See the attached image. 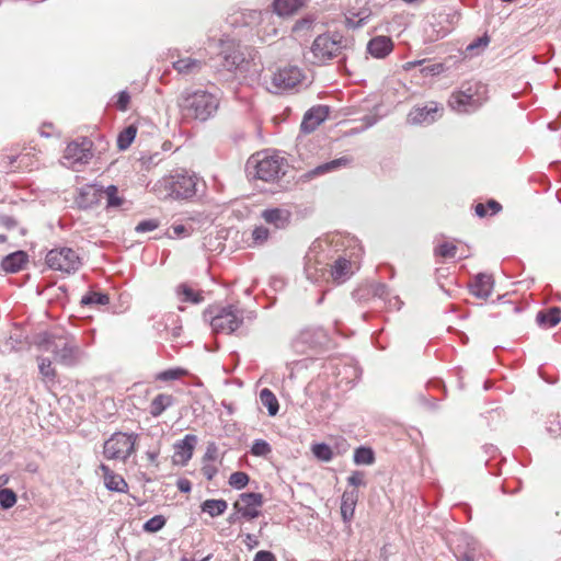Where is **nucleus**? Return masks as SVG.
Returning <instances> with one entry per match:
<instances>
[{
  "label": "nucleus",
  "instance_id": "nucleus-2",
  "mask_svg": "<svg viewBox=\"0 0 561 561\" xmlns=\"http://www.w3.org/2000/svg\"><path fill=\"white\" fill-rule=\"evenodd\" d=\"M152 190L161 199H185L195 195L196 180L194 176L187 174L169 175L159 180Z\"/></svg>",
  "mask_w": 561,
  "mask_h": 561
},
{
  "label": "nucleus",
  "instance_id": "nucleus-7",
  "mask_svg": "<svg viewBox=\"0 0 561 561\" xmlns=\"http://www.w3.org/2000/svg\"><path fill=\"white\" fill-rule=\"evenodd\" d=\"M304 79L302 72L298 67L288 66L274 71L268 81V90L274 93H280L297 87Z\"/></svg>",
  "mask_w": 561,
  "mask_h": 561
},
{
  "label": "nucleus",
  "instance_id": "nucleus-36",
  "mask_svg": "<svg viewBox=\"0 0 561 561\" xmlns=\"http://www.w3.org/2000/svg\"><path fill=\"white\" fill-rule=\"evenodd\" d=\"M375 461V455L369 447H358L354 453V462L356 465H371Z\"/></svg>",
  "mask_w": 561,
  "mask_h": 561
},
{
  "label": "nucleus",
  "instance_id": "nucleus-18",
  "mask_svg": "<svg viewBox=\"0 0 561 561\" xmlns=\"http://www.w3.org/2000/svg\"><path fill=\"white\" fill-rule=\"evenodd\" d=\"M494 280L491 275L479 274L470 284V291L479 299H488L493 290Z\"/></svg>",
  "mask_w": 561,
  "mask_h": 561
},
{
  "label": "nucleus",
  "instance_id": "nucleus-63",
  "mask_svg": "<svg viewBox=\"0 0 561 561\" xmlns=\"http://www.w3.org/2000/svg\"><path fill=\"white\" fill-rule=\"evenodd\" d=\"M9 480H10L9 476L1 474L0 476V488L7 485L9 483Z\"/></svg>",
  "mask_w": 561,
  "mask_h": 561
},
{
  "label": "nucleus",
  "instance_id": "nucleus-42",
  "mask_svg": "<svg viewBox=\"0 0 561 561\" xmlns=\"http://www.w3.org/2000/svg\"><path fill=\"white\" fill-rule=\"evenodd\" d=\"M19 153L14 152V150H10V152L3 154L1 164L2 168L9 172L18 171L16 167L19 163Z\"/></svg>",
  "mask_w": 561,
  "mask_h": 561
},
{
  "label": "nucleus",
  "instance_id": "nucleus-26",
  "mask_svg": "<svg viewBox=\"0 0 561 561\" xmlns=\"http://www.w3.org/2000/svg\"><path fill=\"white\" fill-rule=\"evenodd\" d=\"M26 262V254L23 251H18L7 255L2 261V267L7 272L20 271Z\"/></svg>",
  "mask_w": 561,
  "mask_h": 561
},
{
  "label": "nucleus",
  "instance_id": "nucleus-35",
  "mask_svg": "<svg viewBox=\"0 0 561 561\" xmlns=\"http://www.w3.org/2000/svg\"><path fill=\"white\" fill-rule=\"evenodd\" d=\"M110 302V298L106 294L96 291H89L81 298L82 306L100 305L105 306Z\"/></svg>",
  "mask_w": 561,
  "mask_h": 561
},
{
  "label": "nucleus",
  "instance_id": "nucleus-30",
  "mask_svg": "<svg viewBox=\"0 0 561 561\" xmlns=\"http://www.w3.org/2000/svg\"><path fill=\"white\" fill-rule=\"evenodd\" d=\"M228 504L225 500H206L203 505V512L209 514L211 517L219 516L226 512Z\"/></svg>",
  "mask_w": 561,
  "mask_h": 561
},
{
  "label": "nucleus",
  "instance_id": "nucleus-58",
  "mask_svg": "<svg viewBox=\"0 0 561 561\" xmlns=\"http://www.w3.org/2000/svg\"><path fill=\"white\" fill-rule=\"evenodd\" d=\"M147 459L153 463L154 466H158V456L159 450H149L146 453Z\"/></svg>",
  "mask_w": 561,
  "mask_h": 561
},
{
  "label": "nucleus",
  "instance_id": "nucleus-23",
  "mask_svg": "<svg viewBox=\"0 0 561 561\" xmlns=\"http://www.w3.org/2000/svg\"><path fill=\"white\" fill-rule=\"evenodd\" d=\"M537 322L545 329L552 328L561 321V309L552 307L547 310H542L537 314Z\"/></svg>",
  "mask_w": 561,
  "mask_h": 561
},
{
  "label": "nucleus",
  "instance_id": "nucleus-14",
  "mask_svg": "<svg viewBox=\"0 0 561 561\" xmlns=\"http://www.w3.org/2000/svg\"><path fill=\"white\" fill-rule=\"evenodd\" d=\"M340 48V43L325 34L319 35L312 44V53L320 60H325L335 56Z\"/></svg>",
  "mask_w": 561,
  "mask_h": 561
},
{
  "label": "nucleus",
  "instance_id": "nucleus-56",
  "mask_svg": "<svg viewBox=\"0 0 561 561\" xmlns=\"http://www.w3.org/2000/svg\"><path fill=\"white\" fill-rule=\"evenodd\" d=\"M311 23L312 22L307 19L299 20L296 22V24L294 26V31L298 32V31H302V30H308V28H310Z\"/></svg>",
  "mask_w": 561,
  "mask_h": 561
},
{
  "label": "nucleus",
  "instance_id": "nucleus-24",
  "mask_svg": "<svg viewBox=\"0 0 561 561\" xmlns=\"http://www.w3.org/2000/svg\"><path fill=\"white\" fill-rule=\"evenodd\" d=\"M174 403V398L169 393H159L150 402L149 412L152 416L161 415L168 408Z\"/></svg>",
  "mask_w": 561,
  "mask_h": 561
},
{
  "label": "nucleus",
  "instance_id": "nucleus-10",
  "mask_svg": "<svg viewBox=\"0 0 561 561\" xmlns=\"http://www.w3.org/2000/svg\"><path fill=\"white\" fill-rule=\"evenodd\" d=\"M92 141L88 138H81L69 142L64 151V159L71 164L87 163L93 156Z\"/></svg>",
  "mask_w": 561,
  "mask_h": 561
},
{
  "label": "nucleus",
  "instance_id": "nucleus-34",
  "mask_svg": "<svg viewBox=\"0 0 561 561\" xmlns=\"http://www.w3.org/2000/svg\"><path fill=\"white\" fill-rule=\"evenodd\" d=\"M437 112V107L434 105L424 106V107H415L409 113V118L413 123H423L427 121V117Z\"/></svg>",
  "mask_w": 561,
  "mask_h": 561
},
{
  "label": "nucleus",
  "instance_id": "nucleus-41",
  "mask_svg": "<svg viewBox=\"0 0 561 561\" xmlns=\"http://www.w3.org/2000/svg\"><path fill=\"white\" fill-rule=\"evenodd\" d=\"M18 501L16 494L11 489H1L0 490V505L8 510L15 505Z\"/></svg>",
  "mask_w": 561,
  "mask_h": 561
},
{
  "label": "nucleus",
  "instance_id": "nucleus-40",
  "mask_svg": "<svg viewBox=\"0 0 561 561\" xmlns=\"http://www.w3.org/2000/svg\"><path fill=\"white\" fill-rule=\"evenodd\" d=\"M272 447L264 439H255L251 447V454L256 457H265L271 454Z\"/></svg>",
  "mask_w": 561,
  "mask_h": 561
},
{
  "label": "nucleus",
  "instance_id": "nucleus-22",
  "mask_svg": "<svg viewBox=\"0 0 561 561\" xmlns=\"http://www.w3.org/2000/svg\"><path fill=\"white\" fill-rule=\"evenodd\" d=\"M304 4V0H274L273 2L275 13L280 16L295 14Z\"/></svg>",
  "mask_w": 561,
  "mask_h": 561
},
{
  "label": "nucleus",
  "instance_id": "nucleus-21",
  "mask_svg": "<svg viewBox=\"0 0 561 561\" xmlns=\"http://www.w3.org/2000/svg\"><path fill=\"white\" fill-rule=\"evenodd\" d=\"M38 364V371L41 375V379L43 382H56L57 379V370L53 366V362L50 358L45 357L44 355H38L36 357Z\"/></svg>",
  "mask_w": 561,
  "mask_h": 561
},
{
  "label": "nucleus",
  "instance_id": "nucleus-53",
  "mask_svg": "<svg viewBox=\"0 0 561 561\" xmlns=\"http://www.w3.org/2000/svg\"><path fill=\"white\" fill-rule=\"evenodd\" d=\"M253 561H277V560L271 551L261 550V551L256 552Z\"/></svg>",
  "mask_w": 561,
  "mask_h": 561
},
{
  "label": "nucleus",
  "instance_id": "nucleus-60",
  "mask_svg": "<svg viewBox=\"0 0 561 561\" xmlns=\"http://www.w3.org/2000/svg\"><path fill=\"white\" fill-rule=\"evenodd\" d=\"M488 42H489V41H488V38H486V37H484V38H480V39H479V43L470 44V45L468 46V49H473L474 47H477V46H478V45H480V44H482L483 46H486V45H488Z\"/></svg>",
  "mask_w": 561,
  "mask_h": 561
},
{
  "label": "nucleus",
  "instance_id": "nucleus-1",
  "mask_svg": "<svg viewBox=\"0 0 561 561\" xmlns=\"http://www.w3.org/2000/svg\"><path fill=\"white\" fill-rule=\"evenodd\" d=\"M179 106L184 117L206 121L216 112L218 101L208 92L196 91L182 95Z\"/></svg>",
  "mask_w": 561,
  "mask_h": 561
},
{
  "label": "nucleus",
  "instance_id": "nucleus-55",
  "mask_svg": "<svg viewBox=\"0 0 561 561\" xmlns=\"http://www.w3.org/2000/svg\"><path fill=\"white\" fill-rule=\"evenodd\" d=\"M176 486L181 492L188 493L192 490V483L188 479H179Z\"/></svg>",
  "mask_w": 561,
  "mask_h": 561
},
{
  "label": "nucleus",
  "instance_id": "nucleus-25",
  "mask_svg": "<svg viewBox=\"0 0 561 561\" xmlns=\"http://www.w3.org/2000/svg\"><path fill=\"white\" fill-rule=\"evenodd\" d=\"M202 61L191 58L183 57L173 62V68L182 75H191L198 72L202 69Z\"/></svg>",
  "mask_w": 561,
  "mask_h": 561
},
{
  "label": "nucleus",
  "instance_id": "nucleus-61",
  "mask_svg": "<svg viewBox=\"0 0 561 561\" xmlns=\"http://www.w3.org/2000/svg\"><path fill=\"white\" fill-rule=\"evenodd\" d=\"M458 561H473V556L470 552H466L458 559Z\"/></svg>",
  "mask_w": 561,
  "mask_h": 561
},
{
  "label": "nucleus",
  "instance_id": "nucleus-57",
  "mask_svg": "<svg viewBox=\"0 0 561 561\" xmlns=\"http://www.w3.org/2000/svg\"><path fill=\"white\" fill-rule=\"evenodd\" d=\"M243 542L247 545V547L249 549H253V548L257 547V545H259V540L256 539V537L251 534H248L245 536V539L243 540Z\"/></svg>",
  "mask_w": 561,
  "mask_h": 561
},
{
  "label": "nucleus",
  "instance_id": "nucleus-8",
  "mask_svg": "<svg viewBox=\"0 0 561 561\" xmlns=\"http://www.w3.org/2000/svg\"><path fill=\"white\" fill-rule=\"evenodd\" d=\"M243 323V312L233 307L228 306L213 317L210 325L216 333L230 334L237 331Z\"/></svg>",
  "mask_w": 561,
  "mask_h": 561
},
{
  "label": "nucleus",
  "instance_id": "nucleus-64",
  "mask_svg": "<svg viewBox=\"0 0 561 561\" xmlns=\"http://www.w3.org/2000/svg\"><path fill=\"white\" fill-rule=\"evenodd\" d=\"M420 64H421V61H416V62H408V64H407V66H405V69H410V68H412V67H414V66H416V65H420Z\"/></svg>",
  "mask_w": 561,
  "mask_h": 561
},
{
  "label": "nucleus",
  "instance_id": "nucleus-13",
  "mask_svg": "<svg viewBox=\"0 0 561 561\" xmlns=\"http://www.w3.org/2000/svg\"><path fill=\"white\" fill-rule=\"evenodd\" d=\"M196 443L197 437L192 434L185 435L183 439L175 443L172 456L173 463L185 466L193 457Z\"/></svg>",
  "mask_w": 561,
  "mask_h": 561
},
{
  "label": "nucleus",
  "instance_id": "nucleus-20",
  "mask_svg": "<svg viewBox=\"0 0 561 561\" xmlns=\"http://www.w3.org/2000/svg\"><path fill=\"white\" fill-rule=\"evenodd\" d=\"M369 54L376 58H383L393 49V43L388 36H376L367 45Z\"/></svg>",
  "mask_w": 561,
  "mask_h": 561
},
{
  "label": "nucleus",
  "instance_id": "nucleus-54",
  "mask_svg": "<svg viewBox=\"0 0 561 561\" xmlns=\"http://www.w3.org/2000/svg\"><path fill=\"white\" fill-rule=\"evenodd\" d=\"M216 458H217V448L215 447V445L208 446L207 451L203 457V462L214 463Z\"/></svg>",
  "mask_w": 561,
  "mask_h": 561
},
{
  "label": "nucleus",
  "instance_id": "nucleus-45",
  "mask_svg": "<svg viewBox=\"0 0 561 561\" xmlns=\"http://www.w3.org/2000/svg\"><path fill=\"white\" fill-rule=\"evenodd\" d=\"M180 293H181V295H183L184 301L197 304V302L202 301V299H203L199 293L193 290L192 288H190L186 285H182L180 287Z\"/></svg>",
  "mask_w": 561,
  "mask_h": 561
},
{
  "label": "nucleus",
  "instance_id": "nucleus-9",
  "mask_svg": "<svg viewBox=\"0 0 561 561\" xmlns=\"http://www.w3.org/2000/svg\"><path fill=\"white\" fill-rule=\"evenodd\" d=\"M255 175L265 182L277 180L285 173V160L277 156H265L255 164Z\"/></svg>",
  "mask_w": 561,
  "mask_h": 561
},
{
  "label": "nucleus",
  "instance_id": "nucleus-29",
  "mask_svg": "<svg viewBox=\"0 0 561 561\" xmlns=\"http://www.w3.org/2000/svg\"><path fill=\"white\" fill-rule=\"evenodd\" d=\"M260 400L267 408L268 414L275 416L279 410V403L276 396L268 388H264L260 392Z\"/></svg>",
  "mask_w": 561,
  "mask_h": 561
},
{
  "label": "nucleus",
  "instance_id": "nucleus-5",
  "mask_svg": "<svg viewBox=\"0 0 561 561\" xmlns=\"http://www.w3.org/2000/svg\"><path fill=\"white\" fill-rule=\"evenodd\" d=\"M46 264L54 271L71 274L81 266V259L71 248L61 247L53 249L47 253Z\"/></svg>",
  "mask_w": 561,
  "mask_h": 561
},
{
  "label": "nucleus",
  "instance_id": "nucleus-19",
  "mask_svg": "<svg viewBox=\"0 0 561 561\" xmlns=\"http://www.w3.org/2000/svg\"><path fill=\"white\" fill-rule=\"evenodd\" d=\"M266 224L274 226L276 229L285 228L290 218V213L283 208L265 209L261 214Z\"/></svg>",
  "mask_w": 561,
  "mask_h": 561
},
{
  "label": "nucleus",
  "instance_id": "nucleus-43",
  "mask_svg": "<svg viewBox=\"0 0 561 561\" xmlns=\"http://www.w3.org/2000/svg\"><path fill=\"white\" fill-rule=\"evenodd\" d=\"M249 483V476L245 472H233L229 478V484L234 489H243Z\"/></svg>",
  "mask_w": 561,
  "mask_h": 561
},
{
  "label": "nucleus",
  "instance_id": "nucleus-11",
  "mask_svg": "<svg viewBox=\"0 0 561 561\" xmlns=\"http://www.w3.org/2000/svg\"><path fill=\"white\" fill-rule=\"evenodd\" d=\"M263 505V495L261 493H243L234 503V508L247 519L256 518Z\"/></svg>",
  "mask_w": 561,
  "mask_h": 561
},
{
  "label": "nucleus",
  "instance_id": "nucleus-50",
  "mask_svg": "<svg viewBox=\"0 0 561 561\" xmlns=\"http://www.w3.org/2000/svg\"><path fill=\"white\" fill-rule=\"evenodd\" d=\"M217 472H218V468L216 467L215 463L203 462L202 473L208 481H211L214 479V477L217 474Z\"/></svg>",
  "mask_w": 561,
  "mask_h": 561
},
{
  "label": "nucleus",
  "instance_id": "nucleus-6",
  "mask_svg": "<svg viewBox=\"0 0 561 561\" xmlns=\"http://www.w3.org/2000/svg\"><path fill=\"white\" fill-rule=\"evenodd\" d=\"M485 87L474 84L466 90L454 93L449 100L450 106L457 112H471L478 108L485 101Z\"/></svg>",
  "mask_w": 561,
  "mask_h": 561
},
{
  "label": "nucleus",
  "instance_id": "nucleus-37",
  "mask_svg": "<svg viewBox=\"0 0 561 561\" xmlns=\"http://www.w3.org/2000/svg\"><path fill=\"white\" fill-rule=\"evenodd\" d=\"M188 371L184 368H171L163 370L157 375V379L161 381H170V380H176L184 376H187Z\"/></svg>",
  "mask_w": 561,
  "mask_h": 561
},
{
  "label": "nucleus",
  "instance_id": "nucleus-12",
  "mask_svg": "<svg viewBox=\"0 0 561 561\" xmlns=\"http://www.w3.org/2000/svg\"><path fill=\"white\" fill-rule=\"evenodd\" d=\"M357 270L358 265L355 262L344 256H339L330 264L331 280L336 285H341L350 279Z\"/></svg>",
  "mask_w": 561,
  "mask_h": 561
},
{
  "label": "nucleus",
  "instance_id": "nucleus-3",
  "mask_svg": "<svg viewBox=\"0 0 561 561\" xmlns=\"http://www.w3.org/2000/svg\"><path fill=\"white\" fill-rule=\"evenodd\" d=\"M37 347L42 353L53 354L55 359L64 365L73 364L79 351L75 339L68 335L45 334L37 342Z\"/></svg>",
  "mask_w": 561,
  "mask_h": 561
},
{
  "label": "nucleus",
  "instance_id": "nucleus-52",
  "mask_svg": "<svg viewBox=\"0 0 561 561\" xmlns=\"http://www.w3.org/2000/svg\"><path fill=\"white\" fill-rule=\"evenodd\" d=\"M347 481L353 486L365 485V473L363 471H354L348 478Z\"/></svg>",
  "mask_w": 561,
  "mask_h": 561
},
{
  "label": "nucleus",
  "instance_id": "nucleus-62",
  "mask_svg": "<svg viewBox=\"0 0 561 561\" xmlns=\"http://www.w3.org/2000/svg\"><path fill=\"white\" fill-rule=\"evenodd\" d=\"M3 225L7 228H11V227H14L16 225V222L13 219H11V218H4L3 219Z\"/></svg>",
  "mask_w": 561,
  "mask_h": 561
},
{
  "label": "nucleus",
  "instance_id": "nucleus-49",
  "mask_svg": "<svg viewBox=\"0 0 561 561\" xmlns=\"http://www.w3.org/2000/svg\"><path fill=\"white\" fill-rule=\"evenodd\" d=\"M159 227V221L156 219L142 220L136 226L137 232L153 231Z\"/></svg>",
  "mask_w": 561,
  "mask_h": 561
},
{
  "label": "nucleus",
  "instance_id": "nucleus-39",
  "mask_svg": "<svg viewBox=\"0 0 561 561\" xmlns=\"http://www.w3.org/2000/svg\"><path fill=\"white\" fill-rule=\"evenodd\" d=\"M434 253L442 259H453L457 254V247L454 243L444 242L435 249Z\"/></svg>",
  "mask_w": 561,
  "mask_h": 561
},
{
  "label": "nucleus",
  "instance_id": "nucleus-15",
  "mask_svg": "<svg viewBox=\"0 0 561 561\" xmlns=\"http://www.w3.org/2000/svg\"><path fill=\"white\" fill-rule=\"evenodd\" d=\"M103 198V190L96 185H85L79 190L76 204L82 209H89L100 204Z\"/></svg>",
  "mask_w": 561,
  "mask_h": 561
},
{
  "label": "nucleus",
  "instance_id": "nucleus-16",
  "mask_svg": "<svg viewBox=\"0 0 561 561\" xmlns=\"http://www.w3.org/2000/svg\"><path fill=\"white\" fill-rule=\"evenodd\" d=\"M329 115L327 106L318 105L311 107L304 116L301 122V130L304 133H312Z\"/></svg>",
  "mask_w": 561,
  "mask_h": 561
},
{
  "label": "nucleus",
  "instance_id": "nucleus-48",
  "mask_svg": "<svg viewBox=\"0 0 561 561\" xmlns=\"http://www.w3.org/2000/svg\"><path fill=\"white\" fill-rule=\"evenodd\" d=\"M268 237L270 231L263 226L255 227L252 231V238L255 244H263L267 241Z\"/></svg>",
  "mask_w": 561,
  "mask_h": 561
},
{
  "label": "nucleus",
  "instance_id": "nucleus-31",
  "mask_svg": "<svg viewBox=\"0 0 561 561\" xmlns=\"http://www.w3.org/2000/svg\"><path fill=\"white\" fill-rule=\"evenodd\" d=\"M106 197V207L107 208H117L121 207L125 198L119 195L118 188L115 185H110L105 190H103V197Z\"/></svg>",
  "mask_w": 561,
  "mask_h": 561
},
{
  "label": "nucleus",
  "instance_id": "nucleus-47",
  "mask_svg": "<svg viewBox=\"0 0 561 561\" xmlns=\"http://www.w3.org/2000/svg\"><path fill=\"white\" fill-rule=\"evenodd\" d=\"M226 60L229 65L238 68L245 62V57L239 48H236L230 54L226 55Z\"/></svg>",
  "mask_w": 561,
  "mask_h": 561
},
{
  "label": "nucleus",
  "instance_id": "nucleus-46",
  "mask_svg": "<svg viewBox=\"0 0 561 561\" xmlns=\"http://www.w3.org/2000/svg\"><path fill=\"white\" fill-rule=\"evenodd\" d=\"M19 163H18V171L31 169L35 163V158L30 152H20L19 156Z\"/></svg>",
  "mask_w": 561,
  "mask_h": 561
},
{
  "label": "nucleus",
  "instance_id": "nucleus-28",
  "mask_svg": "<svg viewBox=\"0 0 561 561\" xmlns=\"http://www.w3.org/2000/svg\"><path fill=\"white\" fill-rule=\"evenodd\" d=\"M502 210V205L495 199H489L485 204L478 203L474 206V213L478 217L484 218L486 216H494Z\"/></svg>",
  "mask_w": 561,
  "mask_h": 561
},
{
  "label": "nucleus",
  "instance_id": "nucleus-44",
  "mask_svg": "<svg viewBox=\"0 0 561 561\" xmlns=\"http://www.w3.org/2000/svg\"><path fill=\"white\" fill-rule=\"evenodd\" d=\"M165 522L167 520L162 515H156L145 523L144 529L148 533H156L165 525Z\"/></svg>",
  "mask_w": 561,
  "mask_h": 561
},
{
  "label": "nucleus",
  "instance_id": "nucleus-59",
  "mask_svg": "<svg viewBox=\"0 0 561 561\" xmlns=\"http://www.w3.org/2000/svg\"><path fill=\"white\" fill-rule=\"evenodd\" d=\"M173 232L176 237L188 236L187 229L183 225L174 226Z\"/></svg>",
  "mask_w": 561,
  "mask_h": 561
},
{
  "label": "nucleus",
  "instance_id": "nucleus-27",
  "mask_svg": "<svg viewBox=\"0 0 561 561\" xmlns=\"http://www.w3.org/2000/svg\"><path fill=\"white\" fill-rule=\"evenodd\" d=\"M357 494L355 492H344L342 495L341 514L345 522L354 516Z\"/></svg>",
  "mask_w": 561,
  "mask_h": 561
},
{
  "label": "nucleus",
  "instance_id": "nucleus-38",
  "mask_svg": "<svg viewBox=\"0 0 561 561\" xmlns=\"http://www.w3.org/2000/svg\"><path fill=\"white\" fill-rule=\"evenodd\" d=\"M311 450L313 455L322 461H330L333 458L331 447L324 443L314 444Z\"/></svg>",
  "mask_w": 561,
  "mask_h": 561
},
{
  "label": "nucleus",
  "instance_id": "nucleus-17",
  "mask_svg": "<svg viewBox=\"0 0 561 561\" xmlns=\"http://www.w3.org/2000/svg\"><path fill=\"white\" fill-rule=\"evenodd\" d=\"M99 469L107 490L119 493H126L128 491V484L121 474L114 472L108 466L103 463L100 465Z\"/></svg>",
  "mask_w": 561,
  "mask_h": 561
},
{
  "label": "nucleus",
  "instance_id": "nucleus-32",
  "mask_svg": "<svg viewBox=\"0 0 561 561\" xmlns=\"http://www.w3.org/2000/svg\"><path fill=\"white\" fill-rule=\"evenodd\" d=\"M137 135V127L134 125L127 126L125 129H123L117 137V147L121 150L127 149L131 142L134 141L135 137Z\"/></svg>",
  "mask_w": 561,
  "mask_h": 561
},
{
  "label": "nucleus",
  "instance_id": "nucleus-51",
  "mask_svg": "<svg viewBox=\"0 0 561 561\" xmlns=\"http://www.w3.org/2000/svg\"><path fill=\"white\" fill-rule=\"evenodd\" d=\"M130 102V95L126 91H122L117 95L116 107L119 111H126Z\"/></svg>",
  "mask_w": 561,
  "mask_h": 561
},
{
  "label": "nucleus",
  "instance_id": "nucleus-33",
  "mask_svg": "<svg viewBox=\"0 0 561 561\" xmlns=\"http://www.w3.org/2000/svg\"><path fill=\"white\" fill-rule=\"evenodd\" d=\"M350 162L351 160L348 158L342 157L317 167L311 173L313 175L328 173L341 167H346L347 164H350Z\"/></svg>",
  "mask_w": 561,
  "mask_h": 561
},
{
  "label": "nucleus",
  "instance_id": "nucleus-4",
  "mask_svg": "<svg viewBox=\"0 0 561 561\" xmlns=\"http://www.w3.org/2000/svg\"><path fill=\"white\" fill-rule=\"evenodd\" d=\"M137 440L138 434L116 432L104 443V457L125 461L135 451Z\"/></svg>",
  "mask_w": 561,
  "mask_h": 561
}]
</instances>
